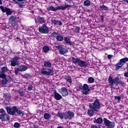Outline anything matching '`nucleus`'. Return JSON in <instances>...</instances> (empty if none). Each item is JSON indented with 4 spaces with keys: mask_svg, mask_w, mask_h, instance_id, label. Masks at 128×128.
I'll return each instance as SVG.
<instances>
[{
    "mask_svg": "<svg viewBox=\"0 0 128 128\" xmlns=\"http://www.w3.org/2000/svg\"><path fill=\"white\" fill-rule=\"evenodd\" d=\"M89 106L90 109L88 110V114L90 116H92L94 114V112H98L100 108V102L98 100H94V103H90Z\"/></svg>",
    "mask_w": 128,
    "mask_h": 128,
    "instance_id": "f257e3e1",
    "label": "nucleus"
},
{
    "mask_svg": "<svg viewBox=\"0 0 128 128\" xmlns=\"http://www.w3.org/2000/svg\"><path fill=\"white\" fill-rule=\"evenodd\" d=\"M108 80L109 82L110 86L112 88H118V84L124 86V82L120 80V78L118 76H116L114 78V79H113L112 76H110L108 78Z\"/></svg>",
    "mask_w": 128,
    "mask_h": 128,
    "instance_id": "f03ea898",
    "label": "nucleus"
},
{
    "mask_svg": "<svg viewBox=\"0 0 128 128\" xmlns=\"http://www.w3.org/2000/svg\"><path fill=\"white\" fill-rule=\"evenodd\" d=\"M72 8V6L68 5L66 4L64 6H58L56 8L52 6H49L47 8V10L49 12H56V10H66V8Z\"/></svg>",
    "mask_w": 128,
    "mask_h": 128,
    "instance_id": "7ed1b4c3",
    "label": "nucleus"
},
{
    "mask_svg": "<svg viewBox=\"0 0 128 128\" xmlns=\"http://www.w3.org/2000/svg\"><path fill=\"white\" fill-rule=\"evenodd\" d=\"M6 110L8 114H10V116H14L16 113L19 115L22 114V112L20 110H18V108L14 106H12V108H10V106L6 107Z\"/></svg>",
    "mask_w": 128,
    "mask_h": 128,
    "instance_id": "20e7f679",
    "label": "nucleus"
},
{
    "mask_svg": "<svg viewBox=\"0 0 128 128\" xmlns=\"http://www.w3.org/2000/svg\"><path fill=\"white\" fill-rule=\"evenodd\" d=\"M128 62V58H125L120 59L119 62L115 65L116 70H118L124 64Z\"/></svg>",
    "mask_w": 128,
    "mask_h": 128,
    "instance_id": "39448f33",
    "label": "nucleus"
},
{
    "mask_svg": "<svg viewBox=\"0 0 128 128\" xmlns=\"http://www.w3.org/2000/svg\"><path fill=\"white\" fill-rule=\"evenodd\" d=\"M20 58L18 56H15L12 58L10 61L11 66H20Z\"/></svg>",
    "mask_w": 128,
    "mask_h": 128,
    "instance_id": "423d86ee",
    "label": "nucleus"
},
{
    "mask_svg": "<svg viewBox=\"0 0 128 128\" xmlns=\"http://www.w3.org/2000/svg\"><path fill=\"white\" fill-rule=\"evenodd\" d=\"M40 73L42 76H53L54 75V70L52 69H46L42 68L40 70Z\"/></svg>",
    "mask_w": 128,
    "mask_h": 128,
    "instance_id": "0eeeda50",
    "label": "nucleus"
},
{
    "mask_svg": "<svg viewBox=\"0 0 128 128\" xmlns=\"http://www.w3.org/2000/svg\"><path fill=\"white\" fill-rule=\"evenodd\" d=\"M103 122H104V124L107 127V128H114L116 126L114 122H110V120L106 119V118H104L103 119Z\"/></svg>",
    "mask_w": 128,
    "mask_h": 128,
    "instance_id": "6e6552de",
    "label": "nucleus"
},
{
    "mask_svg": "<svg viewBox=\"0 0 128 128\" xmlns=\"http://www.w3.org/2000/svg\"><path fill=\"white\" fill-rule=\"evenodd\" d=\"M55 46L61 54H64L68 52V50L67 48H64L62 45L56 46Z\"/></svg>",
    "mask_w": 128,
    "mask_h": 128,
    "instance_id": "1a4fd4ad",
    "label": "nucleus"
},
{
    "mask_svg": "<svg viewBox=\"0 0 128 128\" xmlns=\"http://www.w3.org/2000/svg\"><path fill=\"white\" fill-rule=\"evenodd\" d=\"M38 30L40 34H48L50 32L48 28L44 24L41 27L39 28Z\"/></svg>",
    "mask_w": 128,
    "mask_h": 128,
    "instance_id": "9d476101",
    "label": "nucleus"
},
{
    "mask_svg": "<svg viewBox=\"0 0 128 128\" xmlns=\"http://www.w3.org/2000/svg\"><path fill=\"white\" fill-rule=\"evenodd\" d=\"M65 120H72V118L74 116V113L70 111L66 112L64 113Z\"/></svg>",
    "mask_w": 128,
    "mask_h": 128,
    "instance_id": "9b49d317",
    "label": "nucleus"
},
{
    "mask_svg": "<svg viewBox=\"0 0 128 128\" xmlns=\"http://www.w3.org/2000/svg\"><path fill=\"white\" fill-rule=\"evenodd\" d=\"M81 92L84 94H88V92H90V87H88V85L87 84H84L83 85V88Z\"/></svg>",
    "mask_w": 128,
    "mask_h": 128,
    "instance_id": "f8f14e48",
    "label": "nucleus"
},
{
    "mask_svg": "<svg viewBox=\"0 0 128 128\" xmlns=\"http://www.w3.org/2000/svg\"><path fill=\"white\" fill-rule=\"evenodd\" d=\"M0 8L2 12H6V14H8V16H10V14H12V12L10 8H7L2 6H0Z\"/></svg>",
    "mask_w": 128,
    "mask_h": 128,
    "instance_id": "ddd939ff",
    "label": "nucleus"
},
{
    "mask_svg": "<svg viewBox=\"0 0 128 128\" xmlns=\"http://www.w3.org/2000/svg\"><path fill=\"white\" fill-rule=\"evenodd\" d=\"M14 2L16 4H19V8H22L23 6H24V4H26V0H13Z\"/></svg>",
    "mask_w": 128,
    "mask_h": 128,
    "instance_id": "4468645a",
    "label": "nucleus"
},
{
    "mask_svg": "<svg viewBox=\"0 0 128 128\" xmlns=\"http://www.w3.org/2000/svg\"><path fill=\"white\" fill-rule=\"evenodd\" d=\"M1 120H3L4 122H6V120H10V116L6 114V113H5L4 114H1Z\"/></svg>",
    "mask_w": 128,
    "mask_h": 128,
    "instance_id": "2eb2a0df",
    "label": "nucleus"
},
{
    "mask_svg": "<svg viewBox=\"0 0 128 128\" xmlns=\"http://www.w3.org/2000/svg\"><path fill=\"white\" fill-rule=\"evenodd\" d=\"M51 22L52 24H54V26H62V22L56 19H52Z\"/></svg>",
    "mask_w": 128,
    "mask_h": 128,
    "instance_id": "dca6fc26",
    "label": "nucleus"
},
{
    "mask_svg": "<svg viewBox=\"0 0 128 128\" xmlns=\"http://www.w3.org/2000/svg\"><path fill=\"white\" fill-rule=\"evenodd\" d=\"M78 66H81V68H86V66H88V64L86 62L80 60L79 62L78 63Z\"/></svg>",
    "mask_w": 128,
    "mask_h": 128,
    "instance_id": "f3484780",
    "label": "nucleus"
},
{
    "mask_svg": "<svg viewBox=\"0 0 128 128\" xmlns=\"http://www.w3.org/2000/svg\"><path fill=\"white\" fill-rule=\"evenodd\" d=\"M59 92H60L63 96H66L68 94V90H66V88H62L61 91Z\"/></svg>",
    "mask_w": 128,
    "mask_h": 128,
    "instance_id": "a211bd4d",
    "label": "nucleus"
},
{
    "mask_svg": "<svg viewBox=\"0 0 128 128\" xmlns=\"http://www.w3.org/2000/svg\"><path fill=\"white\" fill-rule=\"evenodd\" d=\"M44 66L46 68H52V64L48 61L45 60L44 63Z\"/></svg>",
    "mask_w": 128,
    "mask_h": 128,
    "instance_id": "6ab92c4d",
    "label": "nucleus"
},
{
    "mask_svg": "<svg viewBox=\"0 0 128 128\" xmlns=\"http://www.w3.org/2000/svg\"><path fill=\"white\" fill-rule=\"evenodd\" d=\"M54 98L56 100H62V95L58 94V93L56 92H54Z\"/></svg>",
    "mask_w": 128,
    "mask_h": 128,
    "instance_id": "aec40b11",
    "label": "nucleus"
},
{
    "mask_svg": "<svg viewBox=\"0 0 128 128\" xmlns=\"http://www.w3.org/2000/svg\"><path fill=\"white\" fill-rule=\"evenodd\" d=\"M80 58H78V57L76 58H74V56L72 57V60L73 64H78V62H80Z\"/></svg>",
    "mask_w": 128,
    "mask_h": 128,
    "instance_id": "412c9836",
    "label": "nucleus"
},
{
    "mask_svg": "<svg viewBox=\"0 0 128 128\" xmlns=\"http://www.w3.org/2000/svg\"><path fill=\"white\" fill-rule=\"evenodd\" d=\"M16 17L14 16H11L9 18V22H10L12 24H14L16 23Z\"/></svg>",
    "mask_w": 128,
    "mask_h": 128,
    "instance_id": "4be33fe9",
    "label": "nucleus"
},
{
    "mask_svg": "<svg viewBox=\"0 0 128 128\" xmlns=\"http://www.w3.org/2000/svg\"><path fill=\"white\" fill-rule=\"evenodd\" d=\"M37 20H38V24H44V22H46L44 18L42 17H38Z\"/></svg>",
    "mask_w": 128,
    "mask_h": 128,
    "instance_id": "5701e85b",
    "label": "nucleus"
},
{
    "mask_svg": "<svg viewBox=\"0 0 128 128\" xmlns=\"http://www.w3.org/2000/svg\"><path fill=\"white\" fill-rule=\"evenodd\" d=\"M18 68L20 72H26L28 70V67L24 65H21Z\"/></svg>",
    "mask_w": 128,
    "mask_h": 128,
    "instance_id": "b1692460",
    "label": "nucleus"
},
{
    "mask_svg": "<svg viewBox=\"0 0 128 128\" xmlns=\"http://www.w3.org/2000/svg\"><path fill=\"white\" fill-rule=\"evenodd\" d=\"M42 50L46 54H48L50 52V48L48 46H44L42 48Z\"/></svg>",
    "mask_w": 128,
    "mask_h": 128,
    "instance_id": "393cba45",
    "label": "nucleus"
},
{
    "mask_svg": "<svg viewBox=\"0 0 128 128\" xmlns=\"http://www.w3.org/2000/svg\"><path fill=\"white\" fill-rule=\"evenodd\" d=\"M4 74L6 73L2 71L0 72V78H2V80H6V76Z\"/></svg>",
    "mask_w": 128,
    "mask_h": 128,
    "instance_id": "a878e982",
    "label": "nucleus"
},
{
    "mask_svg": "<svg viewBox=\"0 0 128 128\" xmlns=\"http://www.w3.org/2000/svg\"><path fill=\"white\" fill-rule=\"evenodd\" d=\"M64 78L68 82H69V84H72V77H70V76H65Z\"/></svg>",
    "mask_w": 128,
    "mask_h": 128,
    "instance_id": "bb28decb",
    "label": "nucleus"
},
{
    "mask_svg": "<svg viewBox=\"0 0 128 128\" xmlns=\"http://www.w3.org/2000/svg\"><path fill=\"white\" fill-rule=\"evenodd\" d=\"M94 122L95 124H102V118H98L96 120L95 119Z\"/></svg>",
    "mask_w": 128,
    "mask_h": 128,
    "instance_id": "cd10ccee",
    "label": "nucleus"
},
{
    "mask_svg": "<svg viewBox=\"0 0 128 128\" xmlns=\"http://www.w3.org/2000/svg\"><path fill=\"white\" fill-rule=\"evenodd\" d=\"M52 117V115L48 113H45L44 114V118L45 120H50V118Z\"/></svg>",
    "mask_w": 128,
    "mask_h": 128,
    "instance_id": "c85d7f7f",
    "label": "nucleus"
},
{
    "mask_svg": "<svg viewBox=\"0 0 128 128\" xmlns=\"http://www.w3.org/2000/svg\"><path fill=\"white\" fill-rule=\"evenodd\" d=\"M58 116L60 118V120H62L64 118V113H62V112H58Z\"/></svg>",
    "mask_w": 128,
    "mask_h": 128,
    "instance_id": "c756f323",
    "label": "nucleus"
},
{
    "mask_svg": "<svg viewBox=\"0 0 128 128\" xmlns=\"http://www.w3.org/2000/svg\"><path fill=\"white\" fill-rule=\"evenodd\" d=\"M84 4L85 6H90V0H86L84 2Z\"/></svg>",
    "mask_w": 128,
    "mask_h": 128,
    "instance_id": "7c9ffc66",
    "label": "nucleus"
},
{
    "mask_svg": "<svg viewBox=\"0 0 128 128\" xmlns=\"http://www.w3.org/2000/svg\"><path fill=\"white\" fill-rule=\"evenodd\" d=\"M100 8V10H108V7L104 6V5H102L101 6Z\"/></svg>",
    "mask_w": 128,
    "mask_h": 128,
    "instance_id": "2f4dec72",
    "label": "nucleus"
},
{
    "mask_svg": "<svg viewBox=\"0 0 128 128\" xmlns=\"http://www.w3.org/2000/svg\"><path fill=\"white\" fill-rule=\"evenodd\" d=\"M56 40L58 42H62V40H64V36H56Z\"/></svg>",
    "mask_w": 128,
    "mask_h": 128,
    "instance_id": "473e14b6",
    "label": "nucleus"
},
{
    "mask_svg": "<svg viewBox=\"0 0 128 128\" xmlns=\"http://www.w3.org/2000/svg\"><path fill=\"white\" fill-rule=\"evenodd\" d=\"M18 93L19 94L20 96H24V94H26V92H24V90H20L18 91Z\"/></svg>",
    "mask_w": 128,
    "mask_h": 128,
    "instance_id": "72a5a7b5",
    "label": "nucleus"
},
{
    "mask_svg": "<svg viewBox=\"0 0 128 128\" xmlns=\"http://www.w3.org/2000/svg\"><path fill=\"white\" fill-rule=\"evenodd\" d=\"M58 35V32H54L51 34L52 38H56Z\"/></svg>",
    "mask_w": 128,
    "mask_h": 128,
    "instance_id": "f704fd0d",
    "label": "nucleus"
},
{
    "mask_svg": "<svg viewBox=\"0 0 128 128\" xmlns=\"http://www.w3.org/2000/svg\"><path fill=\"white\" fill-rule=\"evenodd\" d=\"M64 40L66 44H70V40L68 37H64Z\"/></svg>",
    "mask_w": 128,
    "mask_h": 128,
    "instance_id": "c9c22d12",
    "label": "nucleus"
},
{
    "mask_svg": "<svg viewBox=\"0 0 128 128\" xmlns=\"http://www.w3.org/2000/svg\"><path fill=\"white\" fill-rule=\"evenodd\" d=\"M114 98L118 102H120L122 100V98L120 96H114Z\"/></svg>",
    "mask_w": 128,
    "mask_h": 128,
    "instance_id": "e433bc0d",
    "label": "nucleus"
},
{
    "mask_svg": "<svg viewBox=\"0 0 128 128\" xmlns=\"http://www.w3.org/2000/svg\"><path fill=\"white\" fill-rule=\"evenodd\" d=\"M18 72H20V68H14V73L15 74L16 76H18Z\"/></svg>",
    "mask_w": 128,
    "mask_h": 128,
    "instance_id": "4c0bfd02",
    "label": "nucleus"
},
{
    "mask_svg": "<svg viewBox=\"0 0 128 128\" xmlns=\"http://www.w3.org/2000/svg\"><path fill=\"white\" fill-rule=\"evenodd\" d=\"M88 82H90V84H92V82H94V78L92 77H90L88 78Z\"/></svg>",
    "mask_w": 128,
    "mask_h": 128,
    "instance_id": "58836bf2",
    "label": "nucleus"
},
{
    "mask_svg": "<svg viewBox=\"0 0 128 128\" xmlns=\"http://www.w3.org/2000/svg\"><path fill=\"white\" fill-rule=\"evenodd\" d=\"M74 30L75 32L78 33V32H80V28L78 26H76L74 28Z\"/></svg>",
    "mask_w": 128,
    "mask_h": 128,
    "instance_id": "ea45409f",
    "label": "nucleus"
},
{
    "mask_svg": "<svg viewBox=\"0 0 128 128\" xmlns=\"http://www.w3.org/2000/svg\"><path fill=\"white\" fill-rule=\"evenodd\" d=\"M24 78H28V80H30V78H32V76H30V74H26L24 76Z\"/></svg>",
    "mask_w": 128,
    "mask_h": 128,
    "instance_id": "a19ab883",
    "label": "nucleus"
},
{
    "mask_svg": "<svg viewBox=\"0 0 128 128\" xmlns=\"http://www.w3.org/2000/svg\"><path fill=\"white\" fill-rule=\"evenodd\" d=\"M12 26H14L15 28H14V30H18V24H16V23H14L12 24Z\"/></svg>",
    "mask_w": 128,
    "mask_h": 128,
    "instance_id": "79ce46f5",
    "label": "nucleus"
},
{
    "mask_svg": "<svg viewBox=\"0 0 128 128\" xmlns=\"http://www.w3.org/2000/svg\"><path fill=\"white\" fill-rule=\"evenodd\" d=\"M4 98H5L6 100L10 98V96L8 93H5L4 94Z\"/></svg>",
    "mask_w": 128,
    "mask_h": 128,
    "instance_id": "37998d69",
    "label": "nucleus"
},
{
    "mask_svg": "<svg viewBox=\"0 0 128 128\" xmlns=\"http://www.w3.org/2000/svg\"><path fill=\"white\" fill-rule=\"evenodd\" d=\"M8 71V68H6V67L4 66L3 68H2V72H6Z\"/></svg>",
    "mask_w": 128,
    "mask_h": 128,
    "instance_id": "c03bdc74",
    "label": "nucleus"
},
{
    "mask_svg": "<svg viewBox=\"0 0 128 128\" xmlns=\"http://www.w3.org/2000/svg\"><path fill=\"white\" fill-rule=\"evenodd\" d=\"M20 126V123H18V122H15L14 124V128H18Z\"/></svg>",
    "mask_w": 128,
    "mask_h": 128,
    "instance_id": "a18cd8bd",
    "label": "nucleus"
},
{
    "mask_svg": "<svg viewBox=\"0 0 128 128\" xmlns=\"http://www.w3.org/2000/svg\"><path fill=\"white\" fill-rule=\"evenodd\" d=\"M28 90H32V84H29L28 86Z\"/></svg>",
    "mask_w": 128,
    "mask_h": 128,
    "instance_id": "49530a36",
    "label": "nucleus"
},
{
    "mask_svg": "<svg viewBox=\"0 0 128 128\" xmlns=\"http://www.w3.org/2000/svg\"><path fill=\"white\" fill-rule=\"evenodd\" d=\"M8 82L7 80H2V84L4 86V84H6V83Z\"/></svg>",
    "mask_w": 128,
    "mask_h": 128,
    "instance_id": "de8ad7c7",
    "label": "nucleus"
},
{
    "mask_svg": "<svg viewBox=\"0 0 128 128\" xmlns=\"http://www.w3.org/2000/svg\"><path fill=\"white\" fill-rule=\"evenodd\" d=\"M83 88H84V86L82 85H79L78 87V88H79V90H81V92H82Z\"/></svg>",
    "mask_w": 128,
    "mask_h": 128,
    "instance_id": "09e8293b",
    "label": "nucleus"
},
{
    "mask_svg": "<svg viewBox=\"0 0 128 128\" xmlns=\"http://www.w3.org/2000/svg\"><path fill=\"white\" fill-rule=\"evenodd\" d=\"M0 114H6V111H4V109H2V108L0 110Z\"/></svg>",
    "mask_w": 128,
    "mask_h": 128,
    "instance_id": "8fccbe9b",
    "label": "nucleus"
},
{
    "mask_svg": "<svg viewBox=\"0 0 128 128\" xmlns=\"http://www.w3.org/2000/svg\"><path fill=\"white\" fill-rule=\"evenodd\" d=\"M112 56H112V54H108V60H112Z\"/></svg>",
    "mask_w": 128,
    "mask_h": 128,
    "instance_id": "3c124183",
    "label": "nucleus"
},
{
    "mask_svg": "<svg viewBox=\"0 0 128 128\" xmlns=\"http://www.w3.org/2000/svg\"><path fill=\"white\" fill-rule=\"evenodd\" d=\"M124 76H125V78H128V72H125L124 74Z\"/></svg>",
    "mask_w": 128,
    "mask_h": 128,
    "instance_id": "603ef678",
    "label": "nucleus"
},
{
    "mask_svg": "<svg viewBox=\"0 0 128 128\" xmlns=\"http://www.w3.org/2000/svg\"><path fill=\"white\" fill-rule=\"evenodd\" d=\"M91 128H98V126L96 125H92Z\"/></svg>",
    "mask_w": 128,
    "mask_h": 128,
    "instance_id": "864d4df0",
    "label": "nucleus"
},
{
    "mask_svg": "<svg viewBox=\"0 0 128 128\" xmlns=\"http://www.w3.org/2000/svg\"><path fill=\"white\" fill-rule=\"evenodd\" d=\"M2 4V0H0V5Z\"/></svg>",
    "mask_w": 128,
    "mask_h": 128,
    "instance_id": "5fc2aeb1",
    "label": "nucleus"
},
{
    "mask_svg": "<svg viewBox=\"0 0 128 128\" xmlns=\"http://www.w3.org/2000/svg\"><path fill=\"white\" fill-rule=\"evenodd\" d=\"M124 2H128V0H122Z\"/></svg>",
    "mask_w": 128,
    "mask_h": 128,
    "instance_id": "6e6d98bb",
    "label": "nucleus"
},
{
    "mask_svg": "<svg viewBox=\"0 0 128 128\" xmlns=\"http://www.w3.org/2000/svg\"><path fill=\"white\" fill-rule=\"evenodd\" d=\"M101 20H102V22H103V20H104V17H102L101 18Z\"/></svg>",
    "mask_w": 128,
    "mask_h": 128,
    "instance_id": "4d7b16f0",
    "label": "nucleus"
},
{
    "mask_svg": "<svg viewBox=\"0 0 128 128\" xmlns=\"http://www.w3.org/2000/svg\"><path fill=\"white\" fill-rule=\"evenodd\" d=\"M66 2H69V1H71L72 0H65Z\"/></svg>",
    "mask_w": 128,
    "mask_h": 128,
    "instance_id": "13d9d810",
    "label": "nucleus"
},
{
    "mask_svg": "<svg viewBox=\"0 0 128 128\" xmlns=\"http://www.w3.org/2000/svg\"><path fill=\"white\" fill-rule=\"evenodd\" d=\"M16 38V40H20V38H18V37H17Z\"/></svg>",
    "mask_w": 128,
    "mask_h": 128,
    "instance_id": "bf43d9fd",
    "label": "nucleus"
},
{
    "mask_svg": "<svg viewBox=\"0 0 128 128\" xmlns=\"http://www.w3.org/2000/svg\"><path fill=\"white\" fill-rule=\"evenodd\" d=\"M127 65V68L128 69V63L126 64Z\"/></svg>",
    "mask_w": 128,
    "mask_h": 128,
    "instance_id": "052dcab7",
    "label": "nucleus"
},
{
    "mask_svg": "<svg viewBox=\"0 0 128 128\" xmlns=\"http://www.w3.org/2000/svg\"><path fill=\"white\" fill-rule=\"evenodd\" d=\"M126 94H128V90L126 91Z\"/></svg>",
    "mask_w": 128,
    "mask_h": 128,
    "instance_id": "680f3d73",
    "label": "nucleus"
},
{
    "mask_svg": "<svg viewBox=\"0 0 128 128\" xmlns=\"http://www.w3.org/2000/svg\"><path fill=\"white\" fill-rule=\"evenodd\" d=\"M0 120H1V116H0Z\"/></svg>",
    "mask_w": 128,
    "mask_h": 128,
    "instance_id": "e2e57ef3",
    "label": "nucleus"
},
{
    "mask_svg": "<svg viewBox=\"0 0 128 128\" xmlns=\"http://www.w3.org/2000/svg\"><path fill=\"white\" fill-rule=\"evenodd\" d=\"M6 0L7 2H8V0Z\"/></svg>",
    "mask_w": 128,
    "mask_h": 128,
    "instance_id": "0e129e2a",
    "label": "nucleus"
},
{
    "mask_svg": "<svg viewBox=\"0 0 128 128\" xmlns=\"http://www.w3.org/2000/svg\"><path fill=\"white\" fill-rule=\"evenodd\" d=\"M127 82H128V79L127 80Z\"/></svg>",
    "mask_w": 128,
    "mask_h": 128,
    "instance_id": "69168bd1",
    "label": "nucleus"
},
{
    "mask_svg": "<svg viewBox=\"0 0 128 128\" xmlns=\"http://www.w3.org/2000/svg\"><path fill=\"white\" fill-rule=\"evenodd\" d=\"M127 2H128V1H127Z\"/></svg>",
    "mask_w": 128,
    "mask_h": 128,
    "instance_id": "338daca9",
    "label": "nucleus"
}]
</instances>
